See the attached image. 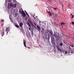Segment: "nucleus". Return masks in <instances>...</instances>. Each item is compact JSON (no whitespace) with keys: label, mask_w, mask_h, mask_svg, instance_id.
<instances>
[{"label":"nucleus","mask_w":74,"mask_h":74,"mask_svg":"<svg viewBox=\"0 0 74 74\" xmlns=\"http://www.w3.org/2000/svg\"><path fill=\"white\" fill-rule=\"evenodd\" d=\"M19 13L22 15L23 17H25L26 16V14L25 13V12H24L22 8H21L20 9L19 11Z\"/></svg>","instance_id":"1"},{"label":"nucleus","mask_w":74,"mask_h":74,"mask_svg":"<svg viewBox=\"0 0 74 74\" xmlns=\"http://www.w3.org/2000/svg\"><path fill=\"white\" fill-rule=\"evenodd\" d=\"M37 27L38 29V32H40V30H41L40 26L37 25Z\"/></svg>","instance_id":"2"},{"label":"nucleus","mask_w":74,"mask_h":74,"mask_svg":"<svg viewBox=\"0 0 74 74\" xmlns=\"http://www.w3.org/2000/svg\"><path fill=\"white\" fill-rule=\"evenodd\" d=\"M57 49H58V51H60L61 52V53L62 52V50H61V49H60V48H59V47L58 45L57 46Z\"/></svg>","instance_id":"3"},{"label":"nucleus","mask_w":74,"mask_h":74,"mask_svg":"<svg viewBox=\"0 0 74 74\" xmlns=\"http://www.w3.org/2000/svg\"><path fill=\"white\" fill-rule=\"evenodd\" d=\"M23 41V44L24 45V46L26 48H27V46H26V41L25 40H24Z\"/></svg>","instance_id":"4"},{"label":"nucleus","mask_w":74,"mask_h":74,"mask_svg":"<svg viewBox=\"0 0 74 74\" xmlns=\"http://www.w3.org/2000/svg\"><path fill=\"white\" fill-rule=\"evenodd\" d=\"M51 40L52 41H53L55 40V38L53 36H51Z\"/></svg>","instance_id":"5"},{"label":"nucleus","mask_w":74,"mask_h":74,"mask_svg":"<svg viewBox=\"0 0 74 74\" xmlns=\"http://www.w3.org/2000/svg\"><path fill=\"white\" fill-rule=\"evenodd\" d=\"M23 24L22 22H21L20 23L19 26L20 27H23Z\"/></svg>","instance_id":"6"},{"label":"nucleus","mask_w":74,"mask_h":74,"mask_svg":"<svg viewBox=\"0 0 74 74\" xmlns=\"http://www.w3.org/2000/svg\"><path fill=\"white\" fill-rule=\"evenodd\" d=\"M16 6V4H12V7L13 8H15Z\"/></svg>","instance_id":"7"},{"label":"nucleus","mask_w":74,"mask_h":74,"mask_svg":"<svg viewBox=\"0 0 74 74\" xmlns=\"http://www.w3.org/2000/svg\"><path fill=\"white\" fill-rule=\"evenodd\" d=\"M9 28H8V27H7L6 29L5 30V31L6 32H7V31H8V32H9Z\"/></svg>","instance_id":"8"},{"label":"nucleus","mask_w":74,"mask_h":74,"mask_svg":"<svg viewBox=\"0 0 74 74\" xmlns=\"http://www.w3.org/2000/svg\"><path fill=\"white\" fill-rule=\"evenodd\" d=\"M27 25H28V26L30 27H31V25H30V24L28 22H27Z\"/></svg>","instance_id":"9"},{"label":"nucleus","mask_w":74,"mask_h":74,"mask_svg":"<svg viewBox=\"0 0 74 74\" xmlns=\"http://www.w3.org/2000/svg\"><path fill=\"white\" fill-rule=\"evenodd\" d=\"M15 26L17 28H19V26L17 25H15Z\"/></svg>","instance_id":"10"},{"label":"nucleus","mask_w":74,"mask_h":74,"mask_svg":"<svg viewBox=\"0 0 74 74\" xmlns=\"http://www.w3.org/2000/svg\"><path fill=\"white\" fill-rule=\"evenodd\" d=\"M71 51V53H74L73 52H74V49H73Z\"/></svg>","instance_id":"11"},{"label":"nucleus","mask_w":74,"mask_h":74,"mask_svg":"<svg viewBox=\"0 0 74 74\" xmlns=\"http://www.w3.org/2000/svg\"><path fill=\"white\" fill-rule=\"evenodd\" d=\"M61 25H66V24L64 22H62L61 23Z\"/></svg>","instance_id":"12"},{"label":"nucleus","mask_w":74,"mask_h":74,"mask_svg":"<svg viewBox=\"0 0 74 74\" xmlns=\"http://www.w3.org/2000/svg\"><path fill=\"white\" fill-rule=\"evenodd\" d=\"M60 45L61 46H63V44L62 43H61L60 44Z\"/></svg>","instance_id":"13"},{"label":"nucleus","mask_w":74,"mask_h":74,"mask_svg":"<svg viewBox=\"0 0 74 74\" xmlns=\"http://www.w3.org/2000/svg\"><path fill=\"white\" fill-rule=\"evenodd\" d=\"M10 6L11 7H12V3H11L10 5Z\"/></svg>","instance_id":"14"},{"label":"nucleus","mask_w":74,"mask_h":74,"mask_svg":"<svg viewBox=\"0 0 74 74\" xmlns=\"http://www.w3.org/2000/svg\"><path fill=\"white\" fill-rule=\"evenodd\" d=\"M53 36H54V37H55V38L56 37V34H54Z\"/></svg>","instance_id":"15"},{"label":"nucleus","mask_w":74,"mask_h":74,"mask_svg":"<svg viewBox=\"0 0 74 74\" xmlns=\"http://www.w3.org/2000/svg\"><path fill=\"white\" fill-rule=\"evenodd\" d=\"M4 32H3V33L2 34V35H1L2 36H4Z\"/></svg>","instance_id":"16"},{"label":"nucleus","mask_w":74,"mask_h":74,"mask_svg":"<svg viewBox=\"0 0 74 74\" xmlns=\"http://www.w3.org/2000/svg\"><path fill=\"white\" fill-rule=\"evenodd\" d=\"M50 37L49 36H48V41H49V40Z\"/></svg>","instance_id":"17"},{"label":"nucleus","mask_w":74,"mask_h":74,"mask_svg":"<svg viewBox=\"0 0 74 74\" xmlns=\"http://www.w3.org/2000/svg\"><path fill=\"white\" fill-rule=\"evenodd\" d=\"M9 5H10V4L8 3V9H9Z\"/></svg>","instance_id":"18"},{"label":"nucleus","mask_w":74,"mask_h":74,"mask_svg":"<svg viewBox=\"0 0 74 74\" xmlns=\"http://www.w3.org/2000/svg\"><path fill=\"white\" fill-rule=\"evenodd\" d=\"M47 8H48V9H49L50 8H51V6H47Z\"/></svg>","instance_id":"19"},{"label":"nucleus","mask_w":74,"mask_h":74,"mask_svg":"<svg viewBox=\"0 0 74 74\" xmlns=\"http://www.w3.org/2000/svg\"><path fill=\"white\" fill-rule=\"evenodd\" d=\"M48 13H49V14H50V15H52L51 14V13L50 12H49V11L48 12Z\"/></svg>","instance_id":"20"},{"label":"nucleus","mask_w":74,"mask_h":74,"mask_svg":"<svg viewBox=\"0 0 74 74\" xmlns=\"http://www.w3.org/2000/svg\"><path fill=\"white\" fill-rule=\"evenodd\" d=\"M41 29L42 31V32H44V29L43 28H41Z\"/></svg>","instance_id":"21"},{"label":"nucleus","mask_w":74,"mask_h":74,"mask_svg":"<svg viewBox=\"0 0 74 74\" xmlns=\"http://www.w3.org/2000/svg\"><path fill=\"white\" fill-rule=\"evenodd\" d=\"M26 15H27V16H28V17H29V14L28 13H26Z\"/></svg>","instance_id":"22"},{"label":"nucleus","mask_w":74,"mask_h":74,"mask_svg":"<svg viewBox=\"0 0 74 74\" xmlns=\"http://www.w3.org/2000/svg\"><path fill=\"white\" fill-rule=\"evenodd\" d=\"M70 46L71 47H73V46H74L72 45H70Z\"/></svg>","instance_id":"23"},{"label":"nucleus","mask_w":74,"mask_h":74,"mask_svg":"<svg viewBox=\"0 0 74 74\" xmlns=\"http://www.w3.org/2000/svg\"><path fill=\"white\" fill-rule=\"evenodd\" d=\"M71 23H72V24L73 25H74V22H72Z\"/></svg>","instance_id":"24"},{"label":"nucleus","mask_w":74,"mask_h":74,"mask_svg":"<svg viewBox=\"0 0 74 74\" xmlns=\"http://www.w3.org/2000/svg\"><path fill=\"white\" fill-rule=\"evenodd\" d=\"M74 17V16L73 15H72V17L71 18H73Z\"/></svg>","instance_id":"25"},{"label":"nucleus","mask_w":74,"mask_h":74,"mask_svg":"<svg viewBox=\"0 0 74 74\" xmlns=\"http://www.w3.org/2000/svg\"><path fill=\"white\" fill-rule=\"evenodd\" d=\"M34 25H35V26H36V23H34Z\"/></svg>","instance_id":"26"},{"label":"nucleus","mask_w":74,"mask_h":74,"mask_svg":"<svg viewBox=\"0 0 74 74\" xmlns=\"http://www.w3.org/2000/svg\"><path fill=\"white\" fill-rule=\"evenodd\" d=\"M52 0H48V1H50V2H51L52 1Z\"/></svg>","instance_id":"27"},{"label":"nucleus","mask_w":74,"mask_h":74,"mask_svg":"<svg viewBox=\"0 0 74 74\" xmlns=\"http://www.w3.org/2000/svg\"><path fill=\"white\" fill-rule=\"evenodd\" d=\"M69 48L70 49V50L71 49V47L69 45Z\"/></svg>","instance_id":"28"},{"label":"nucleus","mask_w":74,"mask_h":74,"mask_svg":"<svg viewBox=\"0 0 74 74\" xmlns=\"http://www.w3.org/2000/svg\"><path fill=\"white\" fill-rule=\"evenodd\" d=\"M4 25V24H2V25H1V26H2V27H3V26Z\"/></svg>","instance_id":"29"},{"label":"nucleus","mask_w":74,"mask_h":74,"mask_svg":"<svg viewBox=\"0 0 74 74\" xmlns=\"http://www.w3.org/2000/svg\"><path fill=\"white\" fill-rule=\"evenodd\" d=\"M68 53H71V51H68Z\"/></svg>","instance_id":"30"},{"label":"nucleus","mask_w":74,"mask_h":74,"mask_svg":"<svg viewBox=\"0 0 74 74\" xmlns=\"http://www.w3.org/2000/svg\"><path fill=\"white\" fill-rule=\"evenodd\" d=\"M25 12L26 14H27V12H26L25 10Z\"/></svg>","instance_id":"31"},{"label":"nucleus","mask_w":74,"mask_h":74,"mask_svg":"<svg viewBox=\"0 0 74 74\" xmlns=\"http://www.w3.org/2000/svg\"><path fill=\"white\" fill-rule=\"evenodd\" d=\"M65 54L67 53V52L66 51H65Z\"/></svg>","instance_id":"32"},{"label":"nucleus","mask_w":74,"mask_h":74,"mask_svg":"<svg viewBox=\"0 0 74 74\" xmlns=\"http://www.w3.org/2000/svg\"><path fill=\"white\" fill-rule=\"evenodd\" d=\"M57 9V8H54V9L55 10H56Z\"/></svg>","instance_id":"33"},{"label":"nucleus","mask_w":74,"mask_h":74,"mask_svg":"<svg viewBox=\"0 0 74 74\" xmlns=\"http://www.w3.org/2000/svg\"><path fill=\"white\" fill-rule=\"evenodd\" d=\"M29 30L30 31L31 30V28H29Z\"/></svg>","instance_id":"34"},{"label":"nucleus","mask_w":74,"mask_h":74,"mask_svg":"<svg viewBox=\"0 0 74 74\" xmlns=\"http://www.w3.org/2000/svg\"><path fill=\"white\" fill-rule=\"evenodd\" d=\"M9 2H11V0H9Z\"/></svg>","instance_id":"35"},{"label":"nucleus","mask_w":74,"mask_h":74,"mask_svg":"<svg viewBox=\"0 0 74 74\" xmlns=\"http://www.w3.org/2000/svg\"><path fill=\"white\" fill-rule=\"evenodd\" d=\"M62 52L63 53H64V51H62Z\"/></svg>","instance_id":"36"},{"label":"nucleus","mask_w":74,"mask_h":74,"mask_svg":"<svg viewBox=\"0 0 74 74\" xmlns=\"http://www.w3.org/2000/svg\"><path fill=\"white\" fill-rule=\"evenodd\" d=\"M3 21H4L3 20H1V22H3Z\"/></svg>","instance_id":"37"},{"label":"nucleus","mask_w":74,"mask_h":74,"mask_svg":"<svg viewBox=\"0 0 74 74\" xmlns=\"http://www.w3.org/2000/svg\"><path fill=\"white\" fill-rule=\"evenodd\" d=\"M27 48H28L30 49V47H27Z\"/></svg>","instance_id":"38"},{"label":"nucleus","mask_w":74,"mask_h":74,"mask_svg":"<svg viewBox=\"0 0 74 74\" xmlns=\"http://www.w3.org/2000/svg\"><path fill=\"white\" fill-rule=\"evenodd\" d=\"M70 5H71L70 3H69V6H70Z\"/></svg>","instance_id":"39"},{"label":"nucleus","mask_w":74,"mask_h":74,"mask_svg":"<svg viewBox=\"0 0 74 74\" xmlns=\"http://www.w3.org/2000/svg\"><path fill=\"white\" fill-rule=\"evenodd\" d=\"M71 15H72V13H71Z\"/></svg>","instance_id":"40"},{"label":"nucleus","mask_w":74,"mask_h":74,"mask_svg":"<svg viewBox=\"0 0 74 74\" xmlns=\"http://www.w3.org/2000/svg\"><path fill=\"white\" fill-rule=\"evenodd\" d=\"M6 32H7V33L8 32V31H7Z\"/></svg>","instance_id":"41"},{"label":"nucleus","mask_w":74,"mask_h":74,"mask_svg":"<svg viewBox=\"0 0 74 74\" xmlns=\"http://www.w3.org/2000/svg\"><path fill=\"white\" fill-rule=\"evenodd\" d=\"M50 14H51V13H49V14L50 15Z\"/></svg>","instance_id":"42"},{"label":"nucleus","mask_w":74,"mask_h":74,"mask_svg":"<svg viewBox=\"0 0 74 74\" xmlns=\"http://www.w3.org/2000/svg\"><path fill=\"white\" fill-rule=\"evenodd\" d=\"M54 23L55 24V23L54 22Z\"/></svg>","instance_id":"43"},{"label":"nucleus","mask_w":74,"mask_h":74,"mask_svg":"<svg viewBox=\"0 0 74 74\" xmlns=\"http://www.w3.org/2000/svg\"><path fill=\"white\" fill-rule=\"evenodd\" d=\"M32 32V33H33V32Z\"/></svg>","instance_id":"44"},{"label":"nucleus","mask_w":74,"mask_h":74,"mask_svg":"<svg viewBox=\"0 0 74 74\" xmlns=\"http://www.w3.org/2000/svg\"><path fill=\"white\" fill-rule=\"evenodd\" d=\"M49 10H50V9H49Z\"/></svg>","instance_id":"45"},{"label":"nucleus","mask_w":74,"mask_h":74,"mask_svg":"<svg viewBox=\"0 0 74 74\" xmlns=\"http://www.w3.org/2000/svg\"><path fill=\"white\" fill-rule=\"evenodd\" d=\"M57 20L59 21V20H58V19Z\"/></svg>","instance_id":"46"},{"label":"nucleus","mask_w":74,"mask_h":74,"mask_svg":"<svg viewBox=\"0 0 74 74\" xmlns=\"http://www.w3.org/2000/svg\"><path fill=\"white\" fill-rule=\"evenodd\" d=\"M52 36H53V34H52Z\"/></svg>","instance_id":"47"},{"label":"nucleus","mask_w":74,"mask_h":74,"mask_svg":"<svg viewBox=\"0 0 74 74\" xmlns=\"http://www.w3.org/2000/svg\"><path fill=\"white\" fill-rule=\"evenodd\" d=\"M47 39V38H46V39Z\"/></svg>","instance_id":"48"}]
</instances>
